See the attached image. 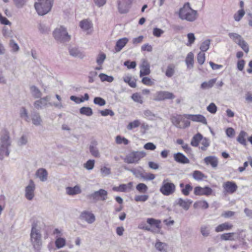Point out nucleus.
<instances>
[{
	"mask_svg": "<svg viewBox=\"0 0 252 252\" xmlns=\"http://www.w3.org/2000/svg\"><path fill=\"white\" fill-rule=\"evenodd\" d=\"M95 200H101L104 201L107 197V192L103 189H100L98 191L94 192L89 196Z\"/></svg>",
	"mask_w": 252,
	"mask_h": 252,
	"instance_id": "11",
	"label": "nucleus"
},
{
	"mask_svg": "<svg viewBox=\"0 0 252 252\" xmlns=\"http://www.w3.org/2000/svg\"><path fill=\"white\" fill-rule=\"evenodd\" d=\"M47 104V100L46 98H41L39 100L35 102L34 105V107L37 109L41 108Z\"/></svg>",
	"mask_w": 252,
	"mask_h": 252,
	"instance_id": "48",
	"label": "nucleus"
},
{
	"mask_svg": "<svg viewBox=\"0 0 252 252\" xmlns=\"http://www.w3.org/2000/svg\"><path fill=\"white\" fill-rule=\"evenodd\" d=\"M140 125V122L139 120H134L130 122L127 126V128L128 130H131L134 128L138 127Z\"/></svg>",
	"mask_w": 252,
	"mask_h": 252,
	"instance_id": "51",
	"label": "nucleus"
},
{
	"mask_svg": "<svg viewBox=\"0 0 252 252\" xmlns=\"http://www.w3.org/2000/svg\"><path fill=\"white\" fill-rule=\"evenodd\" d=\"M222 188L225 194H232L238 189V186L233 181H226L223 183Z\"/></svg>",
	"mask_w": 252,
	"mask_h": 252,
	"instance_id": "10",
	"label": "nucleus"
},
{
	"mask_svg": "<svg viewBox=\"0 0 252 252\" xmlns=\"http://www.w3.org/2000/svg\"><path fill=\"white\" fill-rule=\"evenodd\" d=\"M34 4L35 8L39 15H44L48 13L52 6L53 0H38Z\"/></svg>",
	"mask_w": 252,
	"mask_h": 252,
	"instance_id": "3",
	"label": "nucleus"
},
{
	"mask_svg": "<svg viewBox=\"0 0 252 252\" xmlns=\"http://www.w3.org/2000/svg\"><path fill=\"white\" fill-rule=\"evenodd\" d=\"M124 80L132 88H135L136 86L135 80L132 79L130 77L126 76L124 78Z\"/></svg>",
	"mask_w": 252,
	"mask_h": 252,
	"instance_id": "52",
	"label": "nucleus"
},
{
	"mask_svg": "<svg viewBox=\"0 0 252 252\" xmlns=\"http://www.w3.org/2000/svg\"><path fill=\"white\" fill-rule=\"evenodd\" d=\"M130 4V0H119L118 4L119 12L121 13H127Z\"/></svg>",
	"mask_w": 252,
	"mask_h": 252,
	"instance_id": "13",
	"label": "nucleus"
},
{
	"mask_svg": "<svg viewBox=\"0 0 252 252\" xmlns=\"http://www.w3.org/2000/svg\"><path fill=\"white\" fill-rule=\"evenodd\" d=\"M200 232L202 235L204 237L209 236L210 234V230L206 226H203L200 228Z\"/></svg>",
	"mask_w": 252,
	"mask_h": 252,
	"instance_id": "59",
	"label": "nucleus"
},
{
	"mask_svg": "<svg viewBox=\"0 0 252 252\" xmlns=\"http://www.w3.org/2000/svg\"><path fill=\"white\" fill-rule=\"evenodd\" d=\"M179 187L182 193L185 196H188L193 189L192 186L190 184H185L182 182L180 183Z\"/></svg>",
	"mask_w": 252,
	"mask_h": 252,
	"instance_id": "19",
	"label": "nucleus"
},
{
	"mask_svg": "<svg viewBox=\"0 0 252 252\" xmlns=\"http://www.w3.org/2000/svg\"><path fill=\"white\" fill-rule=\"evenodd\" d=\"M235 234L234 232H229L223 233L220 236V238L222 240L224 241H233L235 240L234 236Z\"/></svg>",
	"mask_w": 252,
	"mask_h": 252,
	"instance_id": "35",
	"label": "nucleus"
},
{
	"mask_svg": "<svg viewBox=\"0 0 252 252\" xmlns=\"http://www.w3.org/2000/svg\"><path fill=\"white\" fill-rule=\"evenodd\" d=\"M213 191L212 189L208 187H201L200 186L195 187L193 189V193L197 196H210L213 194Z\"/></svg>",
	"mask_w": 252,
	"mask_h": 252,
	"instance_id": "9",
	"label": "nucleus"
},
{
	"mask_svg": "<svg viewBox=\"0 0 252 252\" xmlns=\"http://www.w3.org/2000/svg\"><path fill=\"white\" fill-rule=\"evenodd\" d=\"M80 113L87 116H91L93 115V110L89 107H82L80 109Z\"/></svg>",
	"mask_w": 252,
	"mask_h": 252,
	"instance_id": "36",
	"label": "nucleus"
},
{
	"mask_svg": "<svg viewBox=\"0 0 252 252\" xmlns=\"http://www.w3.org/2000/svg\"><path fill=\"white\" fill-rule=\"evenodd\" d=\"M99 77L102 82H112L114 80V78L112 76L107 75L104 73H100L99 75Z\"/></svg>",
	"mask_w": 252,
	"mask_h": 252,
	"instance_id": "44",
	"label": "nucleus"
},
{
	"mask_svg": "<svg viewBox=\"0 0 252 252\" xmlns=\"http://www.w3.org/2000/svg\"><path fill=\"white\" fill-rule=\"evenodd\" d=\"M149 196L148 195H138L134 197V200L136 202H145L148 200Z\"/></svg>",
	"mask_w": 252,
	"mask_h": 252,
	"instance_id": "54",
	"label": "nucleus"
},
{
	"mask_svg": "<svg viewBox=\"0 0 252 252\" xmlns=\"http://www.w3.org/2000/svg\"><path fill=\"white\" fill-rule=\"evenodd\" d=\"M248 136V134L244 130H242L240 132L237 138V141L241 144L246 146L247 141L246 138Z\"/></svg>",
	"mask_w": 252,
	"mask_h": 252,
	"instance_id": "25",
	"label": "nucleus"
},
{
	"mask_svg": "<svg viewBox=\"0 0 252 252\" xmlns=\"http://www.w3.org/2000/svg\"><path fill=\"white\" fill-rule=\"evenodd\" d=\"M147 222L150 227L146 226V230L151 231L153 233H159L161 229V221L159 220H156L154 218H148Z\"/></svg>",
	"mask_w": 252,
	"mask_h": 252,
	"instance_id": "7",
	"label": "nucleus"
},
{
	"mask_svg": "<svg viewBox=\"0 0 252 252\" xmlns=\"http://www.w3.org/2000/svg\"><path fill=\"white\" fill-rule=\"evenodd\" d=\"M89 99V95L82 96L81 97H77L76 95H71L70 99L75 101L77 103H79L87 100Z\"/></svg>",
	"mask_w": 252,
	"mask_h": 252,
	"instance_id": "39",
	"label": "nucleus"
},
{
	"mask_svg": "<svg viewBox=\"0 0 252 252\" xmlns=\"http://www.w3.org/2000/svg\"><path fill=\"white\" fill-rule=\"evenodd\" d=\"M238 45L241 47V48L246 53H248L249 51V47L248 43L243 39V38L239 41Z\"/></svg>",
	"mask_w": 252,
	"mask_h": 252,
	"instance_id": "46",
	"label": "nucleus"
},
{
	"mask_svg": "<svg viewBox=\"0 0 252 252\" xmlns=\"http://www.w3.org/2000/svg\"><path fill=\"white\" fill-rule=\"evenodd\" d=\"M124 65L126 66L128 69H132L136 67V63L134 61L130 62L129 61H126L125 62Z\"/></svg>",
	"mask_w": 252,
	"mask_h": 252,
	"instance_id": "62",
	"label": "nucleus"
},
{
	"mask_svg": "<svg viewBox=\"0 0 252 252\" xmlns=\"http://www.w3.org/2000/svg\"><path fill=\"white\" fill-rule=\"evenodd\" d=\"M151 72L150 69V64L148 61L143 59L142 60V62L141 64L140 65V76L142 77L143 76L149 75Z\"/></svg>",
	"mask_w": 252,
	"mask_h": 252,
	"instance_id": "14",
	"label": "nucleus"
},
{
	"mask_svg": "<svg viewBox=\"0 0 252 252\" xmlns=\"http://www.w3.org/2000/svg\"><path fill=\"white\" fill-rule=\"evenodd\" d=\"M189 119L191 120L192 122H199L203 124H207V122L205 117L201 115V114H197V115H192L189 114L186 116Z\"/></svg>",
	"mask_w": 252,
	"mask_h": 252,
	"instance_id": "15",
	"label": "nucleus"
},
{
	"mask_svg": "<svg viewBox=\"0 0 252 252\" xmlns=\"http://www.w3.org/2000/svg\"><path fill=\"white\" fill-rule=\"evenodd\" d=\"M176 190L175 185L168 179L163 180L159 191L164 195L169 196L173 194Z\"/></svg>",
	"mask_w": 252,
	"mask_h": 252,
	"instance_id": "5",
	"label": "nucleus"
},
{
	"mask_svg": "<svg viewBox=\"0 0 252 252\" xmlns=\"http://www.w3.org/2000/svg\"><path fill=\"white\" fill-rule=\"evenodd\" d=\"M146 156L143 151H133L128 154L125 158V162L127 163H137Z\"/></svg>",
	"mask_w": 252,
	"mask_h": 252,
	"instance_id": "6",
	"label": "nucleus"
},
{
	"mask_svg": "<svg viewBox=\"0 0 252 252\" xmlns=\"http://www.w3.org/2000/svg\"><path fill=\"white\" fill-rule=\"evenodd\" d=\"M244 9H241L238 11L234 15V18L236 21H239L245 14Z\"/></svg>",
	"mask_w": 252,
	"mask_h": 252,
	"instance_id": "53",
	"label": "nucleus"
},
{
	"mask_svg": "<svg viewBox=\"0 0 252 252\" xmlns=\"http://www.w3.org/2000/svg\"><path fill=\"white\" fill-rule=\"evenodd\" d=\"M233 227V225L231 223L226 221L218 225L215 228V231L218 233L223 231L230 230L232 229Z\"/></svg>",
	"mask_w": 252,
	"mask_h": 252,
	"instance_id": "17",
	"label": "nucleus"
},
{
	"mask_svg": "<svg viewBox=\"0 0 252 252\" xmlns=\"http://www.w3.org/2000/svg\"><path fill=\"white\" fill-rule=\"evenodd\" d=\"M176 66L173 63H170L168 65L165 72V75L169 78L173 76L175 72Z\"/></svg>",
	"mask_w": 252,
	"mask_h": 252,
	"instance_id": "31",
	"label": "nucleus"
},
{
	"mask_svg": "<svg viewBox=\"0 0 252 252\" xmlns=\"http://www.w3.org/2000/svg\"><path fill=\"white\" fill-rule=\"evenodd\" d=\"M32 123L36 126L39 125L41 122L40 117L38 114H34L32 117Z\"/></svg>",
	"mask_w": 252,
	"mask_h": 252,
	"instance_id": "56",
	"label": "nucleus"
},
{
	"mask_svg": "<svg viewBox=\"0 0 252 252\" xmlns=\"http://www.w3.org/2000/svg\"><path fill=\"white\" fill-rule=\"evenodd\" d=\"M94 102L95 104L99 106H103L106 103L105 100L99 97H95Z\"/></svg>",
	"mask_w": 252,
	"mask_h": 252,
	"instance_id": "60",
	"label": "nucleus"
},
{
	"mask_svg": "<svg viewBox=\"0 0 252 252\" xmlns=\"http://www.w3.org/2000/svg\"><path fill=\"white\" fill-rule=\"evenodd\" d=\"M217 79L214 78L209 80L207 82H204L201 84V87L203 89H208L211 88L216 83Z\"/></svg>",
	"mask_w": 252,
	"mask_h": 252,
	"instance_id": "43",
	"label": "nucleus"
},
{
	"mask_svg": "<svg viewBox=\"0 0 252 252\" xmlns=\"http://www.w3.org/2000/svg\"><path fill=\"white\" fill-rule=\"evenodd\" d=\"M66 190L67 193L69 195H75L81 192L80 188L78 186H75L73 188L67 187Z\"/></svg>",
	"mask_w": 252,
	"mask_h": 252,
	"instance_id": "33",
	"label": "nucleus"
},
{
	"mask_svg": "<svg viewBox=\"0 0 252 252\" xmlns=\"http://www.w3.org/2000/svg\"><path fill=\"white\" fill-rule=\"evenodd\" d=\"M80 27L85 31H88L92 27V24L87 20H84L80 22ZM89 32H88V33Z\"/></svg>",
	"mask_w": 252,
	"mask_h": 252,
	"instance_id": "32",
	"label": "nucleus"
},
{
	"mask_svg": "<svg viewBox=\"0 0 252 252\" xmlns=\"http://www.w3.org/2000/svg\"><path fill=\"white\" fill-rule=\"evenodd\" d=\"M200 143L201 144L200 148L201 149V150L204 151L206 150L207 148L210 145L208 139L205 137H203L202 138L201 140L200 141Z\"/></svg>",
	"mask_w": 252,
	"mask_h": 252,
	"instance_id": "50",
	"label": "nucleus"
},
{
	"mask_svg": "<svg viewBox=\"0 0 252 252\" xmlns=\"http://www.w3.org/2000/svg\"><path fill=\"white\" fill-rule=\"evenodd\" d=\"M188 114L183 115H176L171 118V120L172 124L177 127L180 128H185L190 126L189 119L186 116Z\"/></svg>",
	"mask_w": 252,
	"mask_h": 252,
	"instance_id": "4",
	"label": "nucleus"
},
{
	"mask_svg": "<svg viewBox=\"0 0 252 252\" xmlns=\"http://www.w3.org/2000/svg\"><path fill=\"white\" fill-rule=\"evenodd\" d=\"M204 161L207 165H211L212 167L216 168L219 163V160L217 157L215 156H208L204 158Z\"/></svg>",
	"mask_w": 252,
	"mask_h": 252,
	"instance_id": "16",
	"label": "nucleus"
},
{
	"mask_svg": "<svg viewBox=\"0 0 252 252\" xmlns=\"http://www.w3.org/2000/svg\"><path fill=\"white\" fill-rule=\"evenodd\" d=\"M97 144L96 141L92 143V145L90 146V151L91 154L95 158L99 157V153L98 150L94 147Z\"/></svg>",
	"mask_w": 252,
	"mask_h": 252,
	"instance_id": "37",
	"label": "nucleus"
},
{
	"mask_svg": "<svg viewBox=\"0 0 252 252\" xmlns=\"http://www.w3.org/2000/svg\"><path fill=\"white\" fill-rule=\"evenodd\" d=\"M202 137V135L200 133H198L194 135L191 140V145L193 147L198 146L199 143L200 142Z\"/></svg>",
	"mask_w": 252,
	"mask_h": 252,
	"instance_id": "29",
	"label": "nucleus"
},
{
	"mask_svg": "<svg viewBox=\"0 0 252 252\" xmlns=\"http://www.w3.org/2000/svg\"><path fill=\"white\" fill-rule=\"evenodd\" d=\"M94 166V160L89 159L84 164V167L88 170H92Z\"/></svg>",
	"mask_w": 252,
	"mask_h": 252,
	"instance_id": "57",
	"label": "nucleus"
},
{
	"mask_svg": "<svg viewBox=\"0 0 252 252\" xmlns=\"http://www.w3.org/2000/svg\"><path fill=\"white\" fill-rule=\"evenodd\" d=\"M136 189L139 192L143 193H146L148 189L147 186L144 183H139L137 184Z\"/></svg>",
	"mask_w": 252,
	"mask_h": 252,
	"instance_id": "42",
	"label": "nucleus"
},
{
	"mask_svg": "<svg viewBox=\"0 0 252 252\" xmlns=\"http://www.w3.org/2000/svg\"><path fill=\"white\" fill-rule=\"evenodd\" d=\"M207 110L212 114H215L217 110V107L214 103H211L207 108Z\"/></svg>",
	"mask_w": 252,
	"mask_h": 252,
	"instance_id": "61",
	"label": "nucleus"
},
{
	"mask_svg": "<svg viewBox=\"0 0 252 252\" xmlns=\"http://www.w3.org/2000/svg\"><path fill=\"white\" fill-rule=\"evenodd\" d=\"M116 142L118 144H124L126 145L129 143L128 140L124 137H122L120 135H118L116 137Z\"/></svg>",
	"mask_w": 252,
	"mask_h": 252,
	"instance_id": "49",
	"label": "nucleus"
},
{
	"mask_svg": "<svg viewBox=\"0 0 252 252\" xmlns=\"http://www.w3.org/2000/svg\"><path fill=\"white\" fill-rule=\"evenodd\" d=\"M193 206L195 208H199L203 209H206L209 207L208 203L205 200L196 201L194 203Z\"/></svg>",
	"mask_w": 252,
	"mask_h": 252,
	"instance_id": "34",
	"label": "nucleus"
},
{
	"mask_svg": "<svg viewBox=\"0 0 252 252\" xmlns=\"http://www.w3.org/2000/svg\"><path fill=\"white\" fill-rule=\"evenodd\" d=\"M192 177L197 181H201L207 178V176L199 170H195L192 172Z\"/></svg>",
	"mask_w": 252,
	"mask_h": 252,
	"instance_id": "24",
	"label": "nucleus"
},
{
	"mask_svg": "<svg viewBox=\"0 0 252 252\" xmlns=\"http://www.w3.org/2000/svg\"><path fill=\"white\" fill-rule=\"evenodd\" d=\"M47 172L43 168L39 169L36 173V175L41 181H45L47 178Z\"/></svg>",
	"mask_w": 252,
	"mask_h": 252,
	"instance_id": "30",
	"label": "nucleus"
},
{
	"mask_svg": "<svg viewBox=\"0 0 252 252\" xmlns=\"http://www.w3.org/2000/svg\"><path fill=\"white\" fill-rule=\"evenodd\" d=\"M80 218L84 220L89 223L94 222L95 220L94 215L88 211H84L80 215Z\"/></svg>",
	"mask_w": 252,
	"mask_h": 252,
	"instance_id": "18",
	"label": "nucleus"
},
{
	"mask_svg": "<svg viewBox=\"0 0 252 252\" xmlns=\"http://www.w3.org/2000/svg\"><path fill=\"white\" fill-rule=\"evenodd\" d=\"M179 16L182 20L193 22L197 18V12L190 7L189 2H187L180 8Z\"/></svg>",
	"mask_w": 252,
	"mask_h": 252,
	"instance_id": "1",
	"label": "nucleus"
},
{
	"mask_svg": "<svg viewBox=\"0 0 252 252\" xmlns=\"http://www.w3.org/2000/svg\"><path fill=\"white\" fill-rule=\"evenodd\" d=\"M65 240L63 238H58L55 241V245L57 248L60 249L63 247L65 245Z\"/></svg>",
	"mask_w": 252,
	"mask_h": 252,
	"instance_id": "45",
	"label": "nucleus"
},
{
	"mask_svg": "<svg viewBox=\"0 0 252 252\" xmlns=\"http://www.w3.org/2000/svg\"><path fill=\"white\" fill-rule=\"evenodd\" d=\"M35 189V185L34 184L33 181L32 180L30 181V184L29 186H28L26 188L25 191V196L26 197L28 200H32L34 197V191Z\"/></svg>",
	"mask_w": 252,
	"mask_h": 252,
	"instance_id": "12",
	"label": "nucleus"
},
{
	"mask_svg": "<svg viewBox=\"0 0 252 252\" xmlns=\"http://www.w3.org/2000/svg\"><path fill=\"white\" fill-rule=\"evenodd\" d=\"M155 247L160 252H165L167 246L166 244L158 241L156 243Z\"/></svg>",
	"mask_w": 252,
	"mask_h": 252,
	"instance_id": "47",
	"label": "nucleus"
},
{
	"mask_svg": "<svg viewBox=\"0 0 252 252\" xmlns=\"http://www.w3.org/2000/svg\"><path fill=\"white\" fill-rule=\"evenodd\" d=\"M69 53L70 56L83 59L85 57L84 54L77 47H71L69 48Z\"/></svg>",
	"mask_w": 252,
	"mask_h": 252,
	"instance_id": "20",
	"label": "nucleus"
},
{
	"mask_svg": "<svg viewBox=\"0 0 252 252\" xmlns=\"http://www.w3.org/2000/svg\"><path fill=\"white\" fill-rule=\"evenodd\" d=\"M197 62L200 64H202L205 60V55L203 52H199L197 56Z\"/></svg>",
	"mask_w": 252,
	"mask_h": 252,
	"instance_id": "58",
	"label": "nucleus"
},
{
	"mask_svg": "<svg viewBox=\"0 0 252 252\" xmlns=\"http://www.w3.org/2000/svg\"><path fill=\"white\" fill-rule=\"evenodd\" d=\"M36 225L33 224L31 233V241L34 248L38 247L41 244V235L36 229Z\"/></svg>",
	"mask_w": 252,
	"mask_h": 252,
	"instance_id": "8",
	"label": "nucleus"
},
{
	"mask_svg": "<svg viewBox=\"0 0 252 252\" xmlns=\"http://www.w3.org/2000/svg\"><path fill=\"white\" fill-rule=\"evenodd\" d=\"M186 63L188 68H192L193 67L194 63V55L192 52L188 53L186 60Z\"/></svg>",
	"mask_w": 252,
	"mask_h": 252,
	"instance_id": "28",
	"label": "nucleus"
},
{
	"mask_svg": "<svg viewBox=\"0 0 252 252\" xmlns=\"http://www.w3.org/2000/svg\"><path fill=\"white\" fill-rule=\"evenodd\" d=\"M174 158L175 161L182 163H189V159L183 154L178 153L174 155Z\"/></svg>",
	"mask_w": 252,
	"mask_h": 252,
	"instance_id": "23",
	"label": "nucleus"
},
{
	"mask_svg": "<svg viewBox=\"0 0 252 252\" xmlns=\"http://www.w3.org/2000/svg\"><path fill=\"white\" fill-rule=\"evenodd\" d=\"M229 37L236 44H238L239 41L241 40L242 37L237 33L229 32L228 33Z\"/></svg>",
	"mask_w": 252,
	"mask_h": 252,
	"instance_id": "38",
	"label": "nucleus"
},
{
	"mask_svg": "<svg viewBox=\"0 0 252 252\" xmlns=\"http://www.w3.org/2000/svg\"><path fill=\"white\" fill-rule=\"evenodd\" d=\"M128 39L126 37L119 39L116 42L115 50L116 52H120L127 44Z\"/></svg>",
	"mask_w": 252,
	"mask_h": 252,
	"instance_id": "22",
	"label": "nucleus"
},
{
	"mask_svg": "<svg viewBox=\"0 0 252 252\" xmlns=\"http://www.w3.org/2000/svg\"><path fill=\"white\" fill-rule=\"evenodd\" d=\"M53 35L56 40L61 43L68 42L71 39L70 35L63 26L55 29L53 32Z\"/></svg>",
	"mask_w": 252,
	"mask_h": 252,
	"instance_id": "2",
	"label": "nucleus"
},
{
	"mask_svg": "<svg viewBox=\"0 0 252 252\" xmlns=\"http://www.w3.org/2000/svg\"><path fill=\"white\" fill-rule=\"evenodd\" d=\"M37 28L40 33L43 34H48L51 31L50 28L48 26L41 23L38 24Z\"/></svg>",
	"mask_w": 252,
	"mask_h": 252,
	"instance_id": "27",
	"label": "nucleus"
},
{
	"mask_svg": "<svg viewBox=\"0 0 252 252\" xmlns=\"http://www.w3.org/2000/svg\"><path fill=\"white\" fill-rule=\"evenodd\" d=\"M100 113L102 116H106L108 115H110L111 116H113L114 115V112L110 109H106L103 110H101L100 111Z\"/></svg>",
	"mask_w": 252,
	"mask_h": 252,
	"instance_id": "64",
	"label": "nucleus"
},
{
	"mask_svg": "<svg viewBox=\"0 0 252 252\" xmlns=\"http://www.w3.org/2000/svg\"><path fill=\"white\" fill-rule=\"evenodd\" d=\"M132 187V183L131 182L128 183L127 185L122 184L117 188H113V189L118 191L126 192L127 190H130Z\"/></svg>",
	"mask_w": 252,
	"mask_h": 252,
	"instance_id": "26",
	"label": "nucleus"
},
{
	"mask_svg": "<svg viewBox=\"0 0 252 252\" xmlns=\"http://www.w3.org/2000/svg\"><path fill=\"white\" fill-rule=\"evenodd\" d=\"M106 59V55L103 53H100L97 56L96 59V63L98 64V65H101L104 60Z\"/></svg>",
	"mask_w": 252,
	"mask_h": 252,
	"instance_id": "55",
	"label": "nucleus"
},
{
	"mask_svg": "<svg viewBox=\"0 0 252 252\" xmlns=\"http://www.w3.org/2000/svg\"><path fill=\"white\" fill-rule=\"evenodd\" d=\"M192 202L191 200L188 199H183L182 198H179L177 201V204L184 209L187 210L189 209Z\"/></svg>",
	"mask_w": 252,
	"mask_h": 252,
	"instance_id": "21",
	"label": "nucleus"
},
{
	"mask_svg": "<svg viewBox=\"0 0 252 252\" xmlns=\"http://www.w3.org/2000/svg\"><path fill=\"white\" fill-rule=\"evenodd\" d=\"M144 148L146 150L153 151L156 149V146L154 143L148 142L144 145Z\"/></svg>",
	"mask_w": 252,
	"mask_h": 252,
	"instance_id": "63",
	"label": "nucleus"
},
{
	"mask_svg": "<svg viewBox=\"0 0 252 252\" xmlns=\"http://www.w3.org/2000/svg\"><path fill=\"white\" fill-rule=\"evenodd\" d=\"M9 46L11 48V51L12 52H18L20 50V47L18 44L15 42L13 39H11L9 41Z\"/></svg>",
	"mask_w": 252,
	"mask_h": 252,
	"instance_id": "40",
	"label": "nucleus"
},
{
	"mask_svg": "<svg viewBox=\"0 0 252 252\" xmlns=\"http://www.w3.org/2000/svg\"><path fill=\"white\" fill-rule=\"evenodd\" d=\"M211 40L210 39H206L203 41L200 47V49L202 52H206L209 48Z\"/></svg>",
	"mask_w": 252,
	"mask_h": 252,
	"instance_id": "41",
	"label": "nucleus"
}]
</instances>
